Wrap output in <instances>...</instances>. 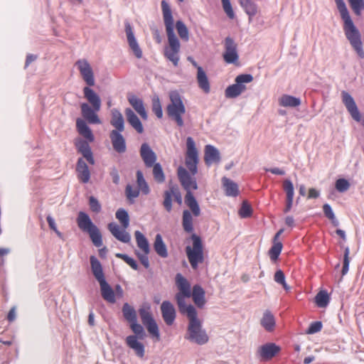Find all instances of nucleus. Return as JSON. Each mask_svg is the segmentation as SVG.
I'll return each mask as SVG.
<instances>
[{"label":"nucleus","instance_id":"1","mask_svg":"<svg viewBox=\"0 0 364 364\" xmlns=\"http://www.w3.org/2000/svg\"><path fill=\"white\" fill-rule=\"evenodd\" d=\"M161 9L168 38V46L164 48V56L176 67L180 59L181 44L174 33L173 18L171 7L165 0L161 1Z\"/></svg>","mask_w":364,"mask_h":364},{"label":"nucleus","instance_id":"2","mask_svg":"<svg viewBox=\"0 0 364 364\" xmlns=\"http://www.w3.org/2000/svg\"><path fill=\"white\" fill-rule=\"evenodd\" d=\"M337 9L343 21V31L347 39L360 58H364V50L361 42L360 33L355 27L343 0H334Z\"/></svg>","mask_w":364,"mask_h":364},{"label":"nucleus","instance_id":"3","mask_svg":"<svg viewBox=\"0 0 364 364\" xmlns=\"http://www.w3.org/2000/svg\"><path fill=\"white\" fill-rule=\"evenodd\" d=\"M178 177L181 186L186 191L184 198L185 204L192 210L196 217H199L201 213L200 208L191 192L193 190L198 189L196 178L191 176L188 171L182 166L178 168Z\"/></svg>","mask_w":364,"mask_h":364},{"label":"nucleus","instance_id":"4","mask_svg":"<svg viewBox=\"0 0 364 364\" xmlns=\"http://www.w3.org/2000/svg\"><path fill=\"white\" fill-rule=\"evenodd\" d=\"M189 323L185 338L198 345H204L208 343L209 337L202 328V323L197 317V311L193 306H190L186 312Z\"/></svg>","mask_w":364,"mask_h":364},{"label":"nucleus","instance_id":"5","mask_svg":"<svg viewBox=\"0 0 364 364\" xmlns=\"http://www.w3.org/2000/svg\"><path fill=\"white\" fill-rule=\"evenodd\" d=\"M90 86L83 88V94L85 98L91 105L87 103H82L80 105L81 113L82 117L90 124H100L101 121L98 117L97 112L100 111L101 107V100L100 96Z\"/></svg>","mask_w":364,"mask_h":364},{"label":"nucleus","instance_id":"6","mask_svg":"<svg viewBox=\"0 0 364 364\" xmlns=\"http://www.w3.org/2000/svg\"><path fill=\"white\" fill-rule=\"evenodd\" d=\"M76 128L79 134L83 136L87 141L79 139L75 142V146L88 163L93 165L95 164V159L88 142L94 141V135L85 120L80 118H77L76 120Z\"/></svg>","mask_w":364,"mask_h":364},{"label":"nucleus","instance_id":"7","mask_svg":"<svg viewBox=\"0 0 364 364\" xmlns=\"http://www.w3.org/2000/svg\"><path fill=\"white\" fill-rule=\"evenodd\" d=\"M168 97L170 102L166 109V114L171 120L181 127L184 124L183 116L186 113V107L182 97L177 91H171Z\"/></svg>","mask_w":364,"mask_h":364},{"label":"nucleus","instance_id":"8","mask_svg":"<svg viewBox=\"0 0 364 364\" xmlns=\"http://www.w3.org/2000/svg\"><path fill=\"white\" fill-rule=\"evenodd\" d=\"M78 228L83 232L88 233L92 243L95 247H100L102 245V235L98 228L92 222L89 215L80 212L77 218Z\"/></svg>","mask_w":364,"mask_h":364},{"label":"nucleus","instance_id":"9","mask_svg":"<svg viewBox=\"0 0 364 364\" xmlns=\"http://www.w3.org/2000/svg\"><path fill=\"white\" fill-rule=\"evenodd\" d=\"M193 245L186 247V254L193 269H197L200 264L203 263L205 257L203 245L200 237L196 234L191 235Z\"/></svg>","mask_w":364,"mask_h":364},{"label":"nucleus","instance_id":"10","mask_svg":"<svg viewBox=\"0 0 364 364\" xmlns=\"http://www.w3.org/2000/svg\"><path fill=\"white\" fill-rule=\"evenodd\" d=\"M176 284L178 289V292L176 294V300L181 314H185L186 309L191 305H186L185 299L191 296V284L188 280L178 273L176 276Z\"/></svg>","mask_w":364,"mask_h":364},{"label":"nucleus","instance_id":"11","mask_svg":"<svg viewBox=\"0 0 364 364\" xmlns=\"http://www.w3.org/2000/svg\"><path fill=\"white\" fill-rule=\"evenodd\" d=\"M253 80V77L250 74H242L236 77L235 83L228 86L225 91V95L227 98H235L240 95L245 90L246 86L244 83H249Z\"/></svg>","mask_w":364,"mask_h":364},{"label":"nucleus","instance_id":"12","mask_svg":"<svg viewBox=\"0 0 364 364\" xmlns=\"http://www.w3.org/2000/svg\"><path fill=\"white\" fill-rule=\"evenodd\" d=\"M186 166L191 174L194 176L198 170V152L196 147L195 141L191 136H188L186 139Z\"/></svg>","mask_w":364,"mask_h":364},{"label":"nucleus","instance_id":"13","mask_svg":"<svg viewBox=\"0 0 364 364\" xmlns=\"http://www.w3.org/2000/svg\"><path fill=\"white\" fill-rule=\"evenodd\" d=\"M143 324L146 326L148 332L156 338V341L160 340V334L157 323L154 319L151 312L150 307H141L139 310Z\"/></svg>","mask_w":364,"mask_h":364},{"label":"nucleus","instance_id":"14","mask_svg":"<svg viewBox=\"0 0 364 364\" xmlns=\"http://www.w3.org/2000/svg\"><path fill=\"white\" fill-rule=\"evenodd\" d=\"M341 97L342 102L351 117L356 122H360L364 127V117H361V114L352 96L346 91H342Z\"/></svg>","mask_w":364,"mask_h":364},{"label":"nucleus","instance_id":"15","mask_svg":"<svg viewBox=\"0 0 364 364\" xmlns=\"http://www.w3.org/2000/svg\"><path fill=\"white\" fill-rule=\"evenodd\" d=\"M75 65L79 70L82 78L87 85V86L95 85V77L93 70L87 60L85 59L78 60L75 63Z\"/></svg>","mask_w":364,"mask_h":364},{"label":"nucleus","instance_id":"16","mask_svg":"<svg viewBox=\"0 0 364 364\" xmlns=\"http://www.w3.org/2000/svg\"><path fill=\"white\" fill-rule=\"evenodd\" d=\"M223 59L227 63L235 64L237 63L239 55L237 50V45L230 37L225 39V52L223 55Z\"/></svg>","mask_w":364,"mask_h":364},{"label":"nucleus","instance_id":"17","mask_svg":"<svg viewBox=\"0 0 364 364\" xmlns=\"http://www.w3.org/2000/svg\"><path fill=\"white\" fill-rule=\"evenodd\" d=\"M161 311L166 324L171 326L176 316V312L173 305L168 301H164L161 305Z\"/></svg>","mask_w":364,"mask_h":364},{"label":"nucleus","instance_id":"18","mask_svg":"<svg viewBox=\"0 0 364 364\" xmlns=\"http://www.w3.org/2000/svg\"><path fill=\"white\" fill-rule=\"evenodd\" d=\"M174 198L175 200L181 204L182 199L180 191L175 187H171L169 190L164 192V200L163 205L168 212L172 210V198Z\"/></svg>","mask_w":364,"mask_h":364},{"label":"nucleus","instance_id":"19","mask_svg":"<svg viewBox=\"0 0 364 364\" xmlns=\"http://www.w3.org/2000/svg\"><path fill=\"white\" fill-rule=\"evenodd\" d=\"M125 32L130 48L137 58H141L142 57V51L134 37L132 28L128 22L125 23Z\"/></svg>","mask_w":364,"mask_h":364},{"label":"nucleus","instance_id":"20","mask_svg":"<svg viewBox=\"0 0 364 364\" xmlns=\"http://www.w3.org/2000/svg\"><path fill=\"white\" fill-rule=\"evenodd\" d=\"M108 230L110 231L112 235L118 240L124 242L128 243L131 240L130 235L125 230L126 229H122L116 223H111L108 224Z\"/></svg>","mask_w":364,"mask_h":364},{"label":"nucleus","instance_id":"21","mask_svg":"<svg viewBox=\"0 0 364 364\" xmlns=\"http://www.w3.org/2000/svg\"><path fill=\"white\" fill-rule=\"evenodd\" d=\"M127 100L134 109L140 115L144 120H146L148 114L144 107L143 100L135 95H129Z\"/></svg>","mask_w":364,"mask_h":364},{"label":"nucleus","instance_id":"22","mask_svg":"<svg viewBox=\"0 0 364 364\" xmlns=\"http://www.w3.org/2000/svg\"><path fill=\"white\" fill-rule=\"evenodd\" d=\"M140 155L146 167H152V166L156 164V154L147 144L144 143L141 145Z\"/></svg>","mask_w":364,"mask_h":364},{"label":"nucleus","instance_id":"23","mask_svg":"<svg viewBox=\"0 0 364 364\" xmlns=\"http://www.w3.org/2000/svg\"><path fill=\"white\" fill-rule=\"evenodd\" d=\"M109 136L114 149L118 153L125 152L126 143L123 136L117 130H112Z\"/></svg>","mask_w":364,"mask_h":364},{"label":"nucleus","instance_id":"24","mask_svg":"<svg viewBox=\"0 0 364 364\" xmlns=\"http://www.w3.org/2000/svg\"><path fill=\"white\" fill-rule=\"evenodd\" d=\"M76 172L78 179L83 183H86L90 181V172L85 161L80 158L76 166Z\"/></svg>","mask_w":364,"mask_h":364},{"label":"nucleus","instance_id":"25","mask_svg":"<svg viewBox=\"0 0 364 364\" xmlns=\"http://www.w3.org/2000/svg\"><path fill=\"white\" fill-rule=\"evenodd\" d=\"M283 189L287 195L284 212L287 213L291 210L294 200V189L292 182L289 179L284 180L283 182Z\"/></svg>","mask_w":364,"mask_h":364},{"label":"nucleus","instance_id":"26","mask_svg":"<svg viewBox=\"0 0 364 364\" xmlns=\"http://www.w3.org/2000/svg\"><path fill=\"white\" fill-rule=\"evenodd\" d=\"M279 347L274 343H267L259 348V353L262 359L269 360L279 353Z\"/></svg>","mask_w":364,"mask_h":364},{"label":"nucleus","instance_id":"27","mask_svg":"<svg viewBox=\"0 0 364 364\" xmlns=\"http://www.w3.org/2000/svg\"><path fill=\"white\" fill-rule=\"evenodd\" d=\"M126 343L128 347L134 350L138 357L143 358L144 356V346L138 341L136 336H127L126 338Z\"/></svg>","mask_w":364,"mask_h":364},{"label":"nucleus","instance_id":"28","mask_svg":"<svg viewBox=\"0 0 364 364\" xmlns=\"http://www.w3.org/2000/svg\"><path fill=\"white\" fill-rule=\"evenodd\" d=\"M193 217L196 218L192 210H184L182 214V227L183 230L187 233H192L194 230L193 227Z\"/></svg>","mask_w":364,"mask_h":364},{"label":"nucleus","instance_id":"29","mask_svg":"<svg viewBox=\"0 0 364 364\" xmlns=\"http://www.w3.org/2000/svg\"><path fill=\"white\" fill-rule=\"evenodd\" d=\"M102 297L108 303L114 304L116 302L115 294L110 285L106 280L99 283Z\"/></svg>","mask_w":364,"mask_h":364},{"label":"nucleus","instance_id":"30","mask_svg":"<svg viewBox=\"0 0 364 364\" xmlns=\"http://www.w3.org/2000/svg\"><path fill=\"white\" fill-rule=\"evenodd\" d=\"M204 160L207 165L220 161V154L217 149L213 146L206 145L205 147Z\"/></svg>","mask_w":364,"mask_h":364},{"label":"nucleus","instance_id":"31","mask_svg":"<svg viewBox=\"0 0 364 364\" xmlns=\"http://www.w3.org/2000/svg\"><path fill=\"white\" fill-rule=\"evenodd\" d=\"M125 115L127 117V122L132 125V127L138 133L141 134L144 132L142 124L133 110L130 108H127L125 109Z\"/></svg>","mask_w":364,"mask_h":364},{"label":"nucleus","instance_id":"32","mask_svg":"<svg viewBox=\"0 0 364 364\" xmlns=\"http://www.w3.org/2000/svg\"><path fill=\"white\" fill-rule=\"evenodd\" d=\"M90 260L92 272L95 279L99 283L105 281V278L103 273L102 267L100 261L95 256H91Z\"/></svg>","mask_w":364,"mask_h":364},{"label":"nucleus","instance_id":"33","mask_svg":"<svg viewBox=\"0 0 364 364\" xmlns=\"http://www.w3.org/2000/svg\"><path fill=\"white\" fill-rule=\"evenodd\" d=\"M197 82L199 87L205 93L210 90V82L205 72L200 66H197Z\"/></svg>","mask_w":364,"mask_h":364},{"label":"nucleus","instance_id":"34","mask_svg":"<svg viewBox=\"0 0 364 364\" xmlns=\"http://www.w3.org/2000/svg\"><path fill=\"white\" fill-rule=\"evenodd\" d=\"M191 296L195 304L199 308H203L205 304V291L199 285L193 286Z\"/></svg>","mask_w":364,"mask_h":364},{"label":"nucleus","instance_id":"35","mask_svg":"<svg viewBox=\"0 0 364 364\" xmlns=\"http://www.w3.org/2000/svg\"><path fill=\"white\" fill-rule=\"evenodd\" d=\"M222 182L227 196L233 197L238 196L239 190L237 183L226 177L222 178Z\"/></svg>","mask_w":364,"mask_h":364},{"label":"nucleus","instance_id":"36","mask_svg":"<svg viewBox=\"0 0 364 364\" xmlns=\"http://www.w3.org/2000/svg\"><path fill=\"white\" fill-rule=\"evenodd\" d=\"M111 124L116 128L117 132H123L124 129V122L123 117L119 111L117 109L112 110V119L110 121Z\"/></svg>","mask_w":364,"mask_h":364},{"label":"nucleus","instance_id":"37","mask_svg":"<svg viewBox=\"0 0 364 364\" xmlns=\"http://www.w3.org/2000/svg\"><path fill=\"white\" fill-rule=\"evenodd\" d=\"M275 318L274 315L269 310H266L261 319V325L267 331H272L275 326Z\"/></svg>","mask_w":364,"mask_h":364},{"label":"nucleus","instance_id":"38","mask_svg":"<svg viewBox=\"0 0 364 364\" xmlns=\"http://www.w3.org/2000/svg\"><path fill=\"white\" fill-rule=\"evenodd\" d=\"M279 104L284 107H296L301 105L299 98L289 95H283L279 99Z\"/></svg>","mask_w":364,"mask_h":364},{"label":"nucleus","instance_id":"39","mask_svg":"<svg viewBox=\"0 0 364 364\" xmlns=\"http://www.w3.org/2000/svg\"><path fill=\"white\" fill-rule=\"evenodd\" d=\"M154 248L156 252L161 257L166 258L168 257V252L166 246L163 241L162 237L160 234H157L155 237L154 243Z\"/></svg>","mask_w":364,"mask_h":364},{"label":"nucleus","instance_id":"40","mask_svg":"<svg viewBox=\"0 0 364 364\" xmlns=\"http://www.w3.org/2000/svg\"><path fill=\"white\" fill-rule=\"evenodd\" d=\"M134 236L138 247L142 252L149 254V244L146 237L139 230L135 231Z\"/></svg>","mask_w":364,"mask_h":364},{"label":"nucleus","instance_id":"41","mask_svg":"<svg viewBox=\"0 0 364 364\" xmlns=\"http://www.w3.org/2000/svg\"><path fill=\"white\" fill-rule=\"evenodd\" d=\"M122 313L124 318L129 323H132L134 321H136L137 315L136 311L130 306L128 303H125L122 307Z\"/></svg>","mask_w":364,"mask_h":364},{"label":"nucleus","instance_id":"42","mask_svg":"<svg viewBox=\"0 0 364 364\" xmlns=\"http://www.w3.org/2000/svg\"><path fill=\"white\" fill-rule=\"evenodd\" d=\"M239 2L250 17L255 16L257 13V5L252 0H239Z\"/></svg>","mask_w":364,"mask_h":364},{"label":"nucleus","instance_id":"43","mask_svg":"<svg viewBox=\"0 0 364 364\" xmlns=\"http://www.w3.org/2000/svg\"><path fill=\"white\" fill-rule=\"evenodd\" d=\"M330 301L328 292L325 290L320 291L315 296V302L318 307L324 308L327 306Z\"/></svg>","mask_w":364,"mask_h":364},{"label":"nucleus","instance_id":"44","mask_svg":"<svg viewBox=\"0 0 364 364\" xmlns=\"http://www.w3.org/2000/svg\"><path fill=\"white\" fill-rule=\"evenodd\" d=\"M116 218L119 221L122 228L127 229L129 225L128 213L123 208H119L116 212Z\"/></svg>","mask_w":364,"mask_h":364},{"label":"nucleus","instance_id":"45","mask_svg":"<svg viewBox=\"0 0 364 364\" xmlns=\"http://www.w3.org/2000/svg\"><path fill=\"white\" fill-rule=\"evenodd\" d=\"M136 182L139 189L142 193L147 195L149 193V188L141 171H136Z\"/></svg>","mask_w":364,"mask_h":364},{"label":"nucleus","instance_id":"46","mask_svg":"<svg viewBox=\"0 0 364 364\" xmlns=\"http://www.w3.org/2000/svg\"><path fill=\"white\" fill-rule=\"evenodd\" d=\"M348 4L356 16H360L364 10V0H348Z\"/></svg>","mask_w":364,"mask_h":364},{"label":"nucleus","instance_id":"47","mask_svg":"<svg viewBox=\"0 0 364 364\" xmlns=\"http://www.w3.org/2000/svg\"><path fill=\"white\" fill-rule=\"evenodd\" d=\"M152 103V112L156 116L161 119L163 117V111L159 97L157 95H154L151 99Z\"/></svg>","mask_w":364,"mask_h":364},{"label":"nucleus","instance_id":"48","mask_svg":"<svg viewBox=\"0 0 364 364\" xmlns=\"http://www.w3.org/2000/svg\"><path fill=\"white\" fill-rule=\"evenodd\" d=\"M282 244L280 242H274L273 246L269 251V255L272 260H277L282 252Z\"/></svg>","mask_w":364,"mask_h":364},{"label":"nucleus","instance_id":"49","mask_svg":"<svg viewBox=\"0 0 364 364\" xmlns=\"http://www.w3.org/2000/svg\"><path fill=\"white\" fill-rule=\"evenodd\" d=\"M176 28L181 38L187 41L188 40V31L183 22L181 21H176Z\"/></svg>","mask_w":364,"mask_h":364},{"label":"nucleus","instance_id":"50","mask_svg":"<svg viewBox=\"0 0 364 364\" xmlns=\"http://www.w3.org/2000/svg\"><path fill=\"white\" fill-rule=\"evenodd\" d=\"M152 166L154 179L159 183L164 182L165 180V176L161 166L159 164L156 163L154 164Z\"/></svg>","mask_w":364,"mask_h":364},{"label":"nucleus","instance_id":"51","mask_svg":"<svg viewBox=\"0 0 364 364\" xmlns=\"http://www.w3.org/2000/svg\"><path fill=\"white\" fill-rule=\"evenodd\" d=\"M323 213H324V215H326V217L328 218L331 221L332 224L334 226H338L339 223L336 220L335 215H334L330 205L324 204L323 205Z\"/></svg>","mask_w":364,"mask_h":364},{"label":"nucleus","instance_id":"52","mask_svg":"<svg viewBox=\"0 0 364 364\" xmlns=\"http://www.w3.org/2000/svg\"><path fill=\"white\" fill-rule=\"evenodd\" d=\"M125 194L130 203L134 202V199L139 195V189L133 188L131 185H127L125 188Z\"/></svg>","mask_w":364,"mask_h":364},{"label":"nucleus","instance_id":"53","mask_svg":"<svg viewBox=\"0 0 364 364\" xmlns=\"http://www.w3.org/2000/svg\"><path fill=\"white\" fill-rule=\"evenodd\" d=\"M238 213L242 218H249L252 215V207L247 202L243 201Z\"/></svg>","mask_w":364,"mask_h":364},{"label":"nucleus","instance_id":"54","mask_svg":"<svg viewBox=\"0 0 364 364\" xmlns=\"http://www.w3.org/2000/svg\"><path fill=\"white\" fill-rule=\"evenodd\" d=\"M129 324L132 331L135 333V336H136L137 338H144V337L145 336V332L142 326L139 324L137 323V321H134Z\"/></svg>","mask_w":364,"mask_h":364},{"label":"nucleus","instance_id":"55","mask_svg":"<svg viewBox=\"0 0 364 364\" xmlns=\"http://www.w3.org/2000/svg\"><path fill=\"white\" fill-rule=\"evenodd\" d=\"M115 257L124 260L128 265H129L133 269H138V264L136 262L132 257H129L127 255L122 253H116Z\"/></svg>","mask_w":364,"mask_h":364},{"label":"nucleus","instance_id":"56","mask_svg":"<svg viewBox=\"0 0 364 364\" xmlns=\"http://www.w3.org/2000/svg\"><path fill=\"white\" fill-rule=\"evenodd\" d=\"M350 249L348 247H346L344 250L343 255V268H342V275H346L348 272L349 263H350Z\"/></svg>","mask_w":364,"mask_h":364},{"label":"nucleus","instance_id":"57","mask_svg":"<svg viewBox=\"0 0 364 364\" xmlns=\"http://www.w3.org/2000/svg\"><path fill=\"white\" fill-rule=\"evenodd\" d=\"M335 187L339 192H345L350 188L349 182L344 178H339L336 181Z\"/></svg>","mask_w":364,"mask_h":364},{"label":"nucleus","instance_id":"58","mask_svg":"<svg viewBox=\"0 0 364 364\" xmlns=\"http://www.w3.org/2000/svg\"><path fill=\"white\" fill-rule=\"evenodd\" d=\"M223 8L227 16L232 19L235 18V14L233 9L232 8V5L230 4V0H221Z\"/></svg>","mask_w":364,"mask_h":364},{"label":"nucleus","instance_id":"59","mask_svg":"<svg viewBox=\"0 0 364 364\" xmlns=\"http://www.w3.org/2000/svg\"><path fill=\"white\" fill-rule=\"evenodd\" d=\"M274 280L276 282L282 285V287L285 289H289V287H288V285L287 284L286 282H285V276H284V272L282 271V270H277L275 274H274Z\"/></svg>","mask_w":364,"mask_h":364},{"label":"nucleus","instance_id":"60","mask_svg":"<svg viewBox=\"0 0 364 364\" xmlns=\"http://www.w3.org/2000/svg\"><path fill=\"white\" fill-rule=\"evenodd\" d=\"M322 328V323L320 321H315L310 324L309 327L306 330V333L313 334L319 332Z\"/></svg>","mask_w":364,"mask_h":364},{"label":"nucleus","instance_id":"61","mask_svg":"<svg viewBox=\"0 0 364 364\" xmlns=\"http://www.w3.org/2000/svg\"><path fill=\"white\" fill-rule=\"evenodd\" d=\"M90 209L95 213H99L101 210V205L98 200L93 196H91L89 200Z\"/></svg>","mask_w":364,"mask_h":364},{"label":"nucleus","instance_id":"62","mask_svg":"<svg viewBox=\"0 0 364 364\" xmlns=\"http://www.w3.org/2000/svg\"><path fill=\"white\" fill-rule=\"evenodd\" d=\"M46 220H47V222L48 223L50 228L51 230H53V231H55V232L58 235V236L61 237L62 234L60 231L58 230L56 224H55L53 218L50 215H48L46 218Z\"/></svg>","mask_w":364,"mask_h":364},{"label":"nucleus","instance_id":"63","mask_svg":"<svg viewBox=\"0 0 364 364\" xmlns=\"http://www.w3.org/2000/svg\"><path fill=\"white\" fill-rule=\"evenodd\" d=\"M148 255L146 253H136V255L141 262V263L144 265L145 268H149V261Z\"/></svg>","mask_w":364,"mask_h":364},{"label":"nucleus","instance_id":"64","mask_svg":"<svg viewBox=\"0 0 364 364\" xmlns=\"http://www.w3.org/2000/svg\"><path fill=\"white\" fill-rule=\"evenodd\" d=\"M110 175L112 176V181L115 184H118L119 182V175L118 171L114 168L110 171Z\"/></svg>","mask_w":364,"mask_h":364}]
</instances>
